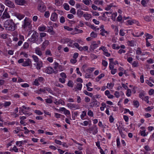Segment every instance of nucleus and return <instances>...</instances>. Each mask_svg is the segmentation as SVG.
Returning a JSON list of instances; mask_svg holds the SVG:
<instances>
[{
  "label": "nucleus",
  "mask_w": 154,
  "mask_h": 154,
  "mask_svg": "<svg viewBox=\"0 0 154 154\" xmlns=\"http://www.w3.org/2000/svg\"><path fill=\"white\" fill-rule=\"evenodd\" d=\"M17 24L14 23L12 20H8L4 23V27L6 30L14 31L17 28Z\"/></svg>",
  "instance_id": "1"
},
{
  "label": "nucleus",
  "mask_w": 154,
  "mask_h": 154,
  "mask_svg": "<svg viewBox=\"0 0 154 154\" xmlns=\"http://www.w3.org/2000/svg\"><path fill=\"white\" fill-rule=\"evenodd\" d=\"M45 72L48 74H51L52 73H54L56 74L57 73L58 71H54L51 67H48L45 69Z\"/></svg>",
  "instance_id": "4"
},
{
  "label": "nucleus",
  "mask_w": 154,
  "mask_h": 154,
  "mask_svg": "<svg viewBox=\"0 0 154 154\" xmlns=\"http://www.w3.org/2000/svg\"><path fill=\"white\" fill-rule=\"evenodd\" d=\"M22 27L24 29L28 28V29H30L31 27V26L30 24V23L28 19L26 17L24 20V24L22 25Z\"/></svg>",
  "instance_id": "3"
},
{
  "label": "nucleus",
  "mask_w": 154,
  "mask_h": 154,
  "mask_svg": "<svg viewBox=\"0 0 154 154\" xmlns=\"http://www.w3.org/2000/svg\"><path fill=\"white\" fill-rule=\"evenodd\" d=\"M77 60L75 59H72L70 60V62L73 64H75L77 62Z\"/></svg>",
  "instance_id": "55"
},
{
  "label": "nucleus",
  "mask_w": 154,
  "mask_h": 154,
  "mask_svg": "<svg viewBox=\"0 0 154 154\" xmlns=\"http://www.w3.org/2000/svg\"><path fill=\"white\" fill-rule=\"evenodd\" d=\"M95 43V42H94L90 46V48L92 50H94L98 47V44Z\"/></svg>",
  "instance_id": "18"
},
{
  "label": "nucleus",
  "mask_w": 154,
  "mask_h": 154,
  "mask_svg": "<svg viewBox=\"0 0 154 154\" xmlns=\"http://www.w3.org/2000/svg\"><path fill=\"white\" fill-rule=\"evenodd\" d=\"M82 87V85L80 83H78L77 84L76 88L78 90H81Z\"/></svg>",
  "instance_id": "40"
},
{
  "label": "nucleus",
  "mask_w": 154,
  "mask_h": 154,
  "mask_svg": "<svg viewBox=\"0 0 154 154\" xmlns=\"http://www.w3.org/2000/svg\"><path fill=\"white\" fill-rule=\"evenodd\" d=\"M89 1H91V0H84L82 2L86 5H88L90 4Z\"/></svg>",
  "instance_id": "41"
},
{
  "label": "nucleus",
  "mask_w": 154,
  "mask_h": 154,
  "mask_svg": "<svg viewBox=\"0 0 154 154\" xmlns=\"http://www.w3.org/2000/svg\"><path fill=\"white\" fill-rule=\"evenodd\" d=\"M45 91L46 90L47 91H48L49 93L52 94L53 92V91L50 88H48V87H46L45 88Z\"/></svg>",
  "instance_id": "57"
},
{
  "label": "nucleus",
  "mask_w": 154,
  "mask_h": 154,
  "mask_svg": "<svg viewBox=\"0 0 154 154\" xmlns=\"http://www.w3.org/2000/svg\"><path fill=\"white\" fill-rule=\"evenodd\" d=\"M67 105L70 108L72 109H79V106L76 104L69 103L67 104Z\"/></svg>",
  "instance_id": "8"
},
{
  "label": "nucleus",
  "mask_w": 154,
  "mask_h": 154,
  "mask_svg": "<svg viewBox=\"0 0 154 154\" xmlns=\"http://www.w3.org/2000/svg\"><path fill=\"white\" fill-rule=\"evenodd\" d=\"M153 109V106H148L146 108H145V110L146 112H149L151 111V109Z\"/></svg>",
  "instance_id": "28"
},
{
  "label": "nucleus",
  "mask_w": 154,
  "mask_h": 154,
  "mask_svg": "<svg viewBox=\"0 0 154 154\" xmlns=\"http://www.w3.org/2000/svg\"><path fill=\"white\" fill-rule=\"evenodd\" d=\"M15 16L19 20H20L24 17L25 15L19 13H16L15 14Z\"/></svg>",
  "instance_id": "13"
},
{
  "label": "nucleus",
  "mask_w": 154,
  "mask_h": 154,
  "mask_svg": "<svg viewBox=\"0 0 154 154\" xmlns=\"http://www.w3.org/2000/svg\"><path fill=\"white\" fill-rule=\"evenodd\" d=\"M128 25H132L134 23H136L137 22L135 20H129L127 21Z\"/></svg>",
  "instance_id": "22"
},
{
  "label": "nucleus",
  "mask_w": 154,
  "mask_h": 154,
  "mask_svg": "<svg viewBox=\"0 0 154 154\" xmlns=\"http://www.w3.org/2000/svg\"><path fill=\"white\" fill-rule=\"evenodd\" d=\"M146 83L150 87H152L153 85L148 80L146 81Z\"/></svg>",
  "instance_id": "53"
},
{
  "label": "nucleus",
  "mask_w": 154,
  "mask_h": 154,
  "mask_svg": "<svg viewBox=\"0 0 154 154\" xmlns=\"http://www.w3.org/2000/svg\"><path fill=\"white\" fill-rule=\"evenodd\" d=\"M122 17L121 15H119L117 19V21L120 22L122 20Z\"/></svg>",
  "instance_id": "58"
},
{
  "label": "nucleus",
  "mask_w": 154,
  "mask_h": 154,
  "mask_svg": "<svg viewBox=\"0 0 154 154\" xmlns=\"http://www.w3.org/2000/svg\"><path fill=\"white\" fill-rule=\"evenodd\" d=\"M29 46L28 43L27 42H25L23 45V48H24L27 49L28 48Z\"/></svg>",
  "instance_id": "51"
},
{
  "label": "nucleus",
  "mask_w": 154,
  "mask_h": 154,
  "mask_svg": "<svg viewBox=\"0 0 154 154\" xmlns=\"http://www.w3.org/2000/svg\"><path fill=\"white\" fill-rule=\"evenodd\" d=\"M63 5L64 6V8L66 10H67V11L69 10V6L68 5V4H67L66 3H65Z\"/></svg>",
  "instance_id": "37"
},
{
  "label": "nucleus",
  "mask_w": 154,
  "mask_h": 154,
  "mask_svg": "<svg viewBox=\"0 0 154 154\" xmlns=\"http://www.w3.org/2000/svg\"><path fill=\"white\" fill-rule=\"evenodd\" d=\"M104 74L103 73L101 74L96 78V81L97 82L99 81L100 79L102 77H104Z\"/></svg>",
  "instance_id": "24"
},
{
  "label": "nucleus",
  "mask_w": 154,
  "mask_h": 154,
  "mask_svg": "<svg viewBox=\"0 0 154 154\" xmlns=\"http://www.w3.org/2000/svg\"><path fill=\"white\" fill-rule=\"evenodd\" d=\"M11 104V102L10 101H5V102L4 104H3V106L5 107H6L7 106H8Z\"/></svg>",
  "instance_id": "33"
},
{
  "label": "nucleus",
  "mask_w": 154,
  "mask_h": 154,
  "mask_svg": "<svg viewBox=\"0 0 154 154\" xmlns=\"http://www.w3.org/2000/svg\"><path fill=\"white\" fill-rule=\"evenodd\" d=\"M35 53L37 55L41 56L42 55V53L41 51L40 50L39 48L37 47L35 49Z\"/></svg>",
  "instance_id": "16"
},
{
  "label": "nucleus",
  "mask_w": 154,
  "mask_h": 154,
  "mask_svg": "<svg viewBox=\"0 0 154 154\" xmlns=\"http://www.w3.org/2000/svg\"><path fill=\"white\" fill-rule=\"evenodd\" d=\"M88 49V47L87 46H85L82 47H80V48H79V50L80 51H82L83 50L84 51H87Z\"/></svg>",
  "instance_id": "26"
},
{
  "label": "nucleus",
  "mask_w": 154,
  "mask_h": 154,
  "mask_svg": "<svg viewBox=\"0 0 154 154\" xmlns=\"http://www.w3.org/2000/svg\"><path fill=\"white\" fill-rule=\"evenodd\" d=\"M49 44V42L48 40L45 41L42 44V46L41 48L42 50H44L46 46L48 45Z\"/></svg>",
  "instance_id": "12"
},
{
  "label": "nucleus",
  "mask_w": 154,
  "mask_h": 154,
  "mask_svg": "<svg viewBox=\"0 0 154 154\" xmlns=\"http://www.w3.org/2000/svg\"><path fill=\"white\" fill-rule=\"evenodd\" d=\"M70 12L74 14H75L76 12L75 8H72L70 10Z\"/></svg>",
  "instance_id": "61"
},
{
  "label": "nucleus",
  "mask_w": 154,
  "mask_h": 154,
  "mask_svg": "<svg viewBox=\"0 0 154 154\" xmlns=\"http://www.w3.org/2000/svg\"><path fill=\"white\" fill-rule=\"evenodd\" d=\"M69 3V4L72 6H73L75 4V2L73 0H70Z\"/></svg>",
  "instance_id": "64"
},
{
  "label": "nucleus",
  "mask_w": 154,
  "mask_h": 154,
  "mask_svg": "<svg viewBox=\"0 0 154 154\" xmlns=\"http://www.w3.org/2000/svg\"><path fill=\"white\" fill-rule=\"evenodd\" d=\"M63 1V0H55V5L58 6L61 5L62 4Z\"/></svg>",
  "instance_id": "17"
},
{
  "label": "nucleus",
  "mask_w": 154,
  "mask_h": 154,
  "mask_svg": "<svg viewBox=\"0 0 154 154\" xmlns=\"http://www.w3.org/2000/svg\"><path fill=\"white\" fill-rule=\"evenodd\" d=\"M154 93V90L153 89H150L149 91V95H151Z\"/></svg>",
  "instance_id": "46"
},
{
  "label": "nucleus",
  "mask_w": 154,
  "mask_h": 154,
  "mask_svg": "<svg viewBox=\"0 0 154 154\" xmlns=\"http://www.w3.org/2000/svg\"><path fill=\"white\" fill-rule=\"evenodd\" d=\"M119 35L121 36H123L125 35V33L122 29H120L119 31Z\"/></svg>",
  "instance_id": "47"
},
{
  "label": "nucleus",
  "mask_w": 154,
  "mask_h": 154,
  "mask_svg": "<svg viewBox=\"0 0 154 154\" xmlns=\"http://www.w3.org/2000/svg\"><path fill=\"white\" fill-rule=\"evenodd\" d=\"M35 112L39 115H42L43 114L42 112H41L40 111L36 110L35 111Z\"/></svg>",
  "instance_id": "42"
},
{
  "label": "nucleus",
  "mask_w": 154,
  "mask_h": 154,
  "mask_svg": "<svg viewBox=\"0 0 154 154\" xmlns=\"http://www.w3.org/2000/svg\"><path fill=\"white\" fill-rule=\"evenodd\" d=\"M134 43L135 42L134 40L128 41V45L131 47L134 46Z\"/></svg>",
  "instance_id": "25"
},
{
  "label": "nucleus",
  "mask_w": 154,
  "mask_h": 154,
  "mask_svg": "<svg viewBox=\"0 0 154 154\" xmlns=\"http://www.w3.org/2000/svg\"><path fill=\"white\" fill-rule=\"evenodd\" d=\"M64 28L65 29H66L67 30L69 31H71L73 30V29L72 28L69 27L68 26H64Z\"/></svg>",
  "instance_id": "52"
},
{
  "label": "nucleus",
  "mask_w": 154,
  "mask_h": 154,
  "mask_svg": "<svg viewBox=\"0 0 154 154\" xmlns=\"http://www.w3.org/2000/svg\"><path fill=\"white\" fill-rule=\"evenodd\" d=\"M139 135H140L142 136H144V127H141L139 129Z\"/></svg>",
  "instance_id": "10"
},
{
  "label": "nucleus",
  "mask_w": 154,
  "mask_h": 154,
  "mask_svg": "<svg viewBox=\"0 0 154 154\" xmlns=\"http://www.w3.org/2000/svg\"><path fill=\"white\" fill-rule=\"evenodd\" d=\"M31 35L28 41L30 42H37L38 39V34L35 31H30L28 34V36Z\"/></svg>",
  "instance_id": "2"
},
{
  "label": "nucleus",
  "mask_w": 154,
  "mask_h": 154,
  "mask_svg": "<svg viewBox=\"0 0 154 154\" xmlns=\"http://www.w3.org/2000/svg\"><path fill=\"white\" fill-rule=\"evenodd\" d=\"M46 102L48 103H51L52 102V100L50 98H48L45 99Z\"/></svg>",
  "instance_id": "50"
},
{
  "label": "nucleus",
  "mask_w": 154,
  "mask_h": 154,
  "mask_svg": "<svg viewBox=\"0 0 154 154\" xmlns=\"http://www.w3.org/2000/svg\"><path fill=\"white\" fill-rule=\"evenodd\" d=\"M119 133L121 134V136L122 138H125V135L123 133L122 130H119Z\"/></svg>",
  "instance_id": "45"
},
{
  "label": "nucleus",
  "mask_w": 154,
  "mask_h": 154,
  "mask_svg": "<svg viewBox=\"0 0 154 154\" xmlns=\"http://www.w3.org/2000/svg\"><path fill=\"white\" fill-rule=\"evenodd\" d=\"M45 54L47 55H49L51 56L52 54L51 53V52L49 50H47L45 52Z\"/></svg>",
  "instance_id": "63"
},
{
  "label": "nucleus",
  "mask_w": 154,
  "mask_h": 154,
  "mask_svg": "<svg viewBox=\"0 0 154 154\" xmlns=\"http://www.w3.org/2000/svg\"><path fill=\"white\" fill-rule=\"evenodd\" d=\"M54 114L55 116L57 118H60V116H63V115L57 113H55Z\"/></svg>",
  "instance_id": "54"
},
{
  "label": "nucleus",
  "mask_w": 154,
  "mask_h": 154,
  "mask_svg": "<svg viewBox=\"0 0 154 154\" xmlns=\"http://www.w3.org/2000/svg\"><path fill=\"white\" fill-rule=\"evenodd\" d=\"M145 36H146V40H148L149 39H152L153 38V36L151 34L148 33H146L145 34Z\"/></svg>",
  "instance_id": "23"
},
{
  "label": "nucleus",
  "mask_w": 154,
  "mask_h": 154,
  "mask_svg": "<svg viewBox=\"0 0 154 154\" xmlns=\"http://www.w3.org/2000/svg\"><path fill=\"white\" fill-rule=\"evenodd\" d=\"M45 29V27L42 26L39 27V30L40 31H43Z\"/></svg>",
  "instance_id": "60"
},
{
  "label": "nucleus",
  "mask_w": 154,
  "mask_h": 154,
  "mask_svg": "<svg viewBox=\"0 0 154 154\" xmlns=\"http://www.w3.org/2000/svg\"><path fill=\"white\" fill-rule=\"evenodd\" d=\"M103 2L102 1H100L99 0H96L94 2V3L96 5H102Z\"/></svg>",
  "instance_id": "32"
},
{
  "label": "nucleus",
  "mask_w": 154,
  "mask_h": 154,
  "mask_svg": "<svg viewBox=\"0 0 154 154\" xmlns=\"http://www.w3.org/2000/svg\"><path fill=\"white\" fill-rule=\"evenodd\" d=\"M100 31H101V32L100 34L103 36L105 35V33H107V31H106L104 29L101 30Z\"/></svg>",
  "instance_id": "35"
},
{
  "label": "nucleus",
  "mask_w": 154,
  "mask_h": 154,
  "mask_svg": "<svg viewBox=\"0 0 154 154\" xmlns=\"http://www.w3.org/2000/svg\"><path fill=\"white\" fill-rule=\"evenodd\" d=\"M145 101H146V103L150 105L152 103L151 101H149V97L148 96H145Z\"/></svg>",
  "instance_id": "34"
},
{
  "label": "nucleus",
  "mask_w": 154,
  "mask_h": 154,
  "mask_svg": "<svg viewBox=\"0 0 154 154\" xmlns=\"http://www.w3.org/2000/svg\"><path fill=\"white\" fill-rule=\"evenodd\" d=\"M91 36L92 37L96 38L97 36V34L94 32H92L91 34Z\"/></svg>",
  "instance_id": "43"
},
{
  "label": "nucleus",
  "mask_w": 154,
  "mask_h": 154,
  "mask_svg": "<svg viewBox=\"0 0 154 154\" xmlns=\"http://www.w3.org/2000/svg\"><path fill=\"white\" fill-rule=\"evenodd\" d=\"M67 85L69 87H73V84L72 82L70 80L69 81L67 84Z\"/></svg>",
  "instance_id": "38"
},
{
  "label": "nucleus",
  "mask_w": 154,
  "mask_h": 154,
  "mask_svg": "<svg viewBox=\"0 0 154 154\" xmlns=\"http://www.w3.org/2000/svg\"><path fill=\"white\" fill-rule=\"evenodd\" d=\"M50 15V13L49 11H46L45 12V14H44V16L48 18V17Z\"/></svg>",
  "instance_id": "49"
},
{
  "label": "nucleus",
  "mask_w": 154,
  "mask_h": 154,
  "mask_svg": "<svg viewBox=\"0 0 154 154\" xmlns=\"http://www.w3.org/2000/svg\"><path fill=\"white\" fill-rule=\"evenodd\" d=\"M83 17H85V20H88L91 17V16L90 14H84L83 15Z\"/></svg>",
  "instance_id": "20"
},
{
  "label": "nucleus",
  "mask_w": 154,
  "mask_h": 154,
  "mask_svg": "<svg viewBox=\"0 0 154 154\" xmlns=\"http://www.w3.org/2000/svg\"><path fill=\"white\" fill-rule=\"evenodd\" d=\"M34 82L33 84L35 85L38 86L39 85V83L38 82V80L37 79H35Z\"/></svg>",
  "instance_id": "62"
},
{
  "label": "nucleus",
  "mask_w": 154,
  "mask_h": 154,
  "mask_svg": "<svg viewBox=\"0 0 154 154\" xmlns=\"http://www.w3.org/2000/svg\"><path fill=\"white\" fill-rule=\"evenodd\" d=\"M2 17L4 19L9 18H10V15H9V14L7 12H6L5 10L3 13Z\"/></svg>",
  "instance_id": "19"
},
{
  "label": "nucleus",
  "mask_w": 154,
  "mask_h": 154,
  "mask_svg": "<svg viewBox=\"0 0 154 154\" xmlns=\"http://www.w3.org/2000/svg\"><path fill=\"white\" fill-rule=\"evenodd\" d=\"M48 32L49 33H51V35H54L55 32L53 30V28L52 26H51L48 27Z\"/></svg>",
  "instance_id": "21"
},
{
  "label": "nucleus",
  "mask_w": 154,
  "mask_h": 154,
  "mask_svg": "<svg viewBox=\"0 0 154 154\" xmlns=\"http://www.w3.org/2000/svg\"><path fill=\"white\" fill-rule=\"evenodd\" d=\"M102 64L103 66H104L105 67L107 66L108 64V63L107 61H106L105 60H103L102 61Z\"/></svg>",
  "instance_id": "44"
},
{
  "label": "nucleus",
  "mask_w": 154,
  "mask_h": 154,
  "mask_svg": "<svg viewBox=\"0 0 154 154\" xmlns=\"http://www.w3.org/2000/svg\"><path fill=\"white\" fill-rule=\"evenodd\" d=\"M5 3L7 6L10 8H14L15 7L14 3L9 0H5Z\"/></svg>",
  "instance_id": "7"
},
{
  "label": "nucleus",
  "mask_w": 154,
  "mask_h": 154,
  "mask_svg": "<svg viewBox=\"0 0 154 154\" xmlns=\"http://www.w3.org/2000/svg\"><path fill=\"white\" fill-rule=\"evenodd\" d=\"M88 115L89 116L92 117L93 116V112L91 110H89Z\"/></svg>",
  "instance_id": "48"
},
{
  "label": "nucleus",
  "mask_w": 154,
  "mask_h": 154,
  "mask_svg": "<svg viewBox=\"0 0 154 154\" xmlns=\"http://www.w3.org/2000/svg\"><path fill=\"white\" fill-rule=\"evenodd\" d=\"M16 3L18 5H23L25 3L24 0H15Z\"/></svg>",
  "instance_id": "15"
},
{
  "label": "nucleus",
  "mask_w": 154,
  "mask_h": 154,
  "mask_svg": "<svg viewBox=\"0 0 154 154\" xmlns=\"http://www.w3.org/2000/svg\"><path fill=\"white\" fill-rule=\"evenodd\" d=\"M82 114L81 115V118L82 119H83L84 118L86 115V112L85 111H84L82 112Z\"/></svg>",
  "instance_id": "36"
},
{
  "label": "nucleus",
  "mask_w": 154,
  "mask_h": 154,
  "mask_svg": "<svg viewBox=\"0 0 154 154\" xmlns=\"http://www.w3.org/2000/svg\"><path fill=\"white\" fill-rule=\"evenodd\" d=\"M57 18V15L55 13H53L51 16V20L53 21H55L56 20Z\"/></svg>",
  "instance_id": "11"
},
{
  "label": "nucleus",
  "mask_w": 154,
  "mask_h": 154,
  "mask_svg": "<svg viewBox=\"0 0 154 154\" xmlns=\"http://www.w3.org/2000/svg\"><path fill=\"white\" fill-rule=\"evenodd\" d=\"M32 57L35 62H38L39 61V59L36 56L33 55L32 56Z\"/></svg>",
  "instance_id": "27"
},
{
  "label": "nucleus",
  "mask_w": 154,
  "mask_h": 154,
  "mask_svg": "<svg viewBox=\"0 0 154 154\" xmlns=\"http://www.w3.org/2000/svg\"><path fill=\"white\" fill-rule=\"evenodd\" d=\"M91 104L90 106L92 107L94 106H98L100 104V103L99 102L97 101L96 100L94 99L93 101Z\"/></svg>",
  "instance_id": "9"
},
{
  "label": "nucleus",
  "mask_w": 154,
  "mask_h": 154,
  "mask_svg": "<svg viewBox=\"0 0 154 154\" xmlns=\"http://www.w3.org/2000/svg\"><path fill=\"white\" fill-rule=\"evenodd\" d=\"M83 92L86 95L89 96L91 97H92L93 96V94L92 93L88 92L86 90H84L83 91Z\"/></svg>",
  "instance_id": "30"
},
{
  "label": "nucleus",
  "mask_w": 154,
  "mask_h": 154,
  "mask_svg": "<svg viewBox=\"0 0 154 154\" xmlns=\"http://www.w3.org/2000/svg\"><path fill=\"white\" fill-rule=\"evenodd\" d=\"M83 12L80 9H79L77 11V14L79 17H81L83 14Z\"/></svg>",
  "instance_id": "29"
},
{
  "label": "nucleus",
  "mask_w": 154,
  "mask_h": 154,
  "mask_svg": "<svg viewBox=\"0 0 154 154\" xmlns=\"http://www.w3.org/2000/svg\"><path fill=\"white\" fill-rule=\"evenodd\" d=\"M65 19L64 17L63 16L61 17H60V22L62 23H64L65 22Z\"/></svg>",
  "instance_id": "56"
},
{
  "label": "nucleus",
  "mask_w": 154,
  "mask_h": 154,
  "mask_svg": "<svg viewBox=\"0 0 154 154\" xmlns=\"http://www.w3.org/2000/svg\"><path fill=\"white\" fill-rule=\"evenodd\" d=\"M38 9L41 12H44L46 10V7L44 4H38Z\"/></svg>",
  "instance_id": "6"
},
{
  "label": "nucleus",
  "mask_w": 154,
  "mask_h": 154,
  "mask_svg": "<svg viewBox=\"0 0 154 154\" xmlns=\"http://www.w3.org/2000/svg\"><path fill=\"white\" fill-rule=\"evenodd\" d=\"M133 104L134 106L136 108H137L139 106V102L137 100H134L133 102Z\"/></svg>",
  "instance_id": "31"
},
{
  "label": "nucleus",
  "mask_w": 154,
  "mask_h": 154,
  "mask_svg": "<svg viewBox=\"0 0 154 154\" xmlns=\"http://www.w3.org/2000/svg\"><path fill=\"white\" fill-rule=\"evenodd\" d=\"M36 68L38 69L39 70L41 69V68L43 66L42 63V61H39L38 62H36Z\"/></svg>",
  "instance_id": "14"
},
{
  "label": "nucleus",
  "mask_w": 154,
  "mask_h": 154,
  "mask_svg": "<svg viewBox=\"0 0 154 154\" xmlns=\"http://www.w3.org/2000/svg\"><path fill=\"white\" fill-rule=\"evenodd\" d=\"M131 91L130 89H128L127 91L126 95L128 97H129L131 95Z\"/></svg>",
  "instance_id": "39"
},
{
  "label": "nucleus",
  "mask_w": 154,
  "mask_h": 154,
  "mask_svg": "<svg viewBox=\"0 0 154 154\" xmlns=\"http://www.w3.org/2000/svg\"><path fill=\"white\" fill-rule=\"evenodd\" d=\"M55 85L56 86L59 87L60 88H63V86L62 85L59 84L58 82H55Z\"/></svg>",
  "instance_id": "59"
},
{
  "label": "nucleus",
  "mask_w": 154,
  "mask_h": 154,
  "mask_svg": "<svg viewBox=\"0 0 154 154\" xmlns=\"http://www.w3.org/2000/svg\"><path fill=\"white\" fill-rule=\"evenodd\" d=\"M22 65L24 67L29 66L31 67L32 66V64L31 60L29 58L26 59V61H24Z\"/></svg>",
  "instance_id": "5"
}]
</instances>
